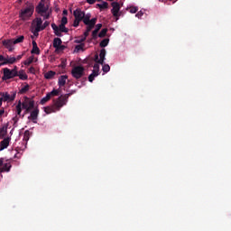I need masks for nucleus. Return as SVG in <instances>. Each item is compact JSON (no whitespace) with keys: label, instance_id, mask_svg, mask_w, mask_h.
Instances as JSON below:
<instances>
[{"label":"nucleus","instance_id":"obj_1","mask_svg":"<svg viewBox=\"0 0 231 231\" xmlns=\"http://www.w3.org/2000/svg\"><path fill=\"white\" fill-rule=\"evenodd\" d=\"M71 95H73V93L61 95L54 102V105L52 107H50V106L44 107V112L46 113V115L56 113V111H60V108L64 107V106L68 104V99L69 98V97H71Z\"/></svg>","mask_w":231,"mask_h":231},{"label":"nucleus","instance_id":"obj_2","mask_svg":"<svg viewBox=\"0 0 231 231\" xmlns=\"http://www.w3.org/2000/svg\"><path fill=\"white\" fill-rule=\"evenodd\" d=\"M51 3L50 0H41L38 4V6L35 7V12L41 17H43V20L50 19L51 15V10H50Z\"/></svg>","mask_w":231,"mask_h":231},{"label":"nucleus","instance_id":"obj_3","mask_svg":"<svg viewBox=\"0 0 231 231\" xmlns=\"http://www.w3.org/2000/svg\"><path fill=\"white\" fill-rule=\"evenodd\" d=\"M73 15L75 17L74 23H73V26L74 28H78V26L80 24V22L86 21V17H88V19L91 18V14L88 13L86 14V13L84 11H81L80 8L76 9L73 12Z\"/></svg>","mask_w":231,"mask_h":231},{"label":"nucleus","instance_id":"obj_4","mask_svg":"<svg viewBox=\"0 0 231 231\" xmlns=\"http://www.w3.org/2000/svg\"><path fill=\"white\" fill-rule=\"evenodd\" d=\"M35 7L33 5H29L25 9H22L20 13V19L22 21H28L32 15H33V12Z\"/></svg>","mask_w":231,"mask_h":231},{"label":"nucleus","instance_id":"obj_5","mask_svg":"<svg viewBox=\"0 0 231 231\" xmlns=\"http://www.w3.org/2000/svg\"><path fill=\"white\" fill-rule=\"evenodd\" d=\"M85 71H86V69H84L83 66H80V65L75 66L71 69V75L73 79H76V80H79V79H82L84 75H86Z\"/></svg>","mask_w":231,"mask_h":231},{"label":"nucleus","instance_id":"obj_6","mask_svg":"<svg viewBox=\"0 0 231 231\" xmlns=\"http://www.w3.org/2000/svg\"><path fill=\"white\" fill-rule=\"evenodd\" d=\"M1 97L0 99L2 102H14L15 100V97L17 95V92H2L0 93Z\"/></svg>","mask_w":231,"mask_h":231},{"label":"nucleus","instance_id":"obj_7","mask_svg":"<svg viewBox=\"0 0 231 231\" xmlns=\"http://www.w3.org/2000/svg\"><path fill=\"white\" fill-rule=\"evenodd\" d=\"M97 18H90L89 16H87L84 20V24L87 26L86 32H90L93 28H95V25L97 24Z\"/></svg>","mask_w":231,"mask_h":231},{"label":"nucleus","instance_id":"obj_8","mask_svg":"<svg viewBox=\"0 0 231 231\" xmlns=\"http://www.w3.org/2000/svg\"><path fill=\"white\" fill-rule=\"evenodd\" d=\"M15 77H17L15 71L8 68L4 69L3 80H10V79H14Z\"/></svg>","mask_w":231,"mask_h":231},{"label":"nucleus","instance_id":"obj_9","mask_svg":"<svg viewBox=\"0 0 231 231\" xmlns=\"http://www.w3.org/2000/svg\"><path fill=\"white\" fill-rule=\"evenodd\" d=\"M35 106V102L30 99H26L24 102L22 103L23 109L26 110V113H30L32 109Z\"/></svg>","mask_w":231,"mask_h":231},{"label":"nucleus","instance_id":"obj_10","mask_svg":"<svg viewBox=\"0 0 231 231\" xmlns=\"http://www.w3.org/2000/svg\"><path fill=\"white\" fill-rule=\"evenodd\" d=\"M112 6V14L114 15V17L118 18L120 15V4L118 2H113L111 4Z\"/></svg>","mask_w":231,"mask_h":231},{"label":"nucleus","instance_id":"obj_11","mask_svg":"<svg viewBox=\"0 0 231 231\" xmlns=\"http://www.w3.org/2000/svg\"><path fill=\"white\" fill-rule=\"evenodd\" d=\"M32 26L36 29V32H42V18L36 17L32 21Z\"/></svg>","mask_w":231,"mask_h":231},{"label":"nucleus","instance_id":"obj_12","mask_svg":"<svg viewBox=\"0 0 231 231\" xmlns=\"http://www.w3.org/2000/svg\"><path fill=\"white\" fill-rule=\"evenodd\" d=\"M10 137H5L3 141L0 143V151H5V149H8V145H10Z\"/></svg>","mask_w":231,"mask_h":231},{"label":"nucleus","instance_id":"obj_13","mask_svg":"<svg viewBox=\"0 0 231 231\" xmlns=\"http://www.w3.org/2000/svg\"><path fill=\"white\" fill-rule=\"evenodd\" d=\"M3 46L9 50V51H14V40H5L2 42Z\"/></svg>","mask_w":231,"mask_h":231},{"label":"nucleus","instance_id":"obj_14","mask_svg":"<svg viewBox=\"0 0 231 231\" xmlns=\"http://www.w3.org/2000/svg\"><path fill=\"white\" fill-rule=\"evenodd\" d=\"M15 62H17V59H15V57L6 56L5 61H4L3 63H0V66H6L8 64H15Z\"/></svg>","mask_w":231,"mask_h":231},{"label":"nucleus","instance_id":"obj_15","mask_svg":"<svg viewBox=\"0 0 231 231\" xmlns=\"http://www.w3.org/2000/svg\"><path fill=\"white\" fill-rule=\"evenodd\" d=\"M39 116V108H35L33 111L31 112V116H29V119L32 120L34 124H37V118Z\"/></svg>","mask_w":231,"mask_h":231},{"label":"nucleus","instance_id":"obj_16","mask_svg":"<svg viewBox=\"0 0 231 231\" xmlns=\"http://www.w3.org/2000/svg\"><path fill=\"white\" fill-rule=\"evenodd\" d=\"M105 60H106V49H102L99 53V60H97V63L104 65Z\"/></svg>","mask_w":231,"mask_h":231},{"label":"nucleus","instance_id":"obj_17","mask_svg":"<svg viewBox=\"0 0 231 231\" xmlns=\"http://www.w3.org/2000/svg\"><path fill=\"white\" fill-rule=\"evenodd\" d=\"M12 169V163H3L2 168H0V172H10V170Z\"/></svg>","mask_w":231,"mask_h":231},{"label":"nucleus","instance_id":"obj_18","mask_svg":"<svg viewBox=\"0 0 231 231\" xmlns=\"http://www.w3.org/2000/svg\"><path fill=\"white\" fill-rule=\"evenodd\" d=\"M31 53L39 55L41 53V50L39 49V46H37V42L32 41V50Z\"/></svg>","mask_w":231,"mask_h":231},{"label":"nucleus","instance_id":"obj_19","mask_svg":"<svg viewBox=\"0 0 231 231\" xmlns=\"http://www.w3.org/2000/svg\"><path fill=\"white\" fill-rule=\"evenodd\" d=\"M66 80H68L67 75H63L59 78L58 84H59L60 88L66 86Z\"/></svg>","mask_w":231,"mask_h":231},{"label":"nucleus","instance_id":"obj_20","mask_svg":"<svg viewBox=\"0 0 231 231\" xmlns=\"http://www.w3.org/2000/svg\"><path fill=\"white\" fill-rule=\"evenodd\" d=\"M56 75V72L53 70L48 71L47 73L44 74V77L47 80H51Z\"/></svg>","mask_w":231,"mask_h":231},{"label":"nucleus","instance_id":"obj_21","mask_svg":"<svg viewBox=\"0 0 231 231\" xmlns=\"http://www.w3.org/2000/svg\"><path fill=\"white\" fill-rule=\"evenodd\" d=\"M17 77H19L21 80H28V75L24 73V70L18 71Z\"/></svg>","mask_w":231,"mask_h":231},{"label":"nucleus","instance_id":"obj_22","mask_svg":"<svg viewBox=\"0 0 231 231\" xmlns=\"http://www.w3.org/2000/svg\"><path fill=\"white\" fill-rule=\"evenodd\" d=\"M8 133V127L7 126H2L0 128V137L5 138Z\"/></svg>","mask_w":231,"mask_h":231},{"label":"nucleus","instance_id":"obj_23","mask_svg":"<svg viewBox=\"0 0 231 231\" xmlns=\"http://www.w3.org/2000/svg\"><path fill=\"white\" fill-rule=\"evenodd\" d=\"M60 44H62V40L60 38H54L53 48L57 49Z\"/></svg>","mask_w":231,"mask_h":231},{"label":"nucleus","instance_id":"obj_24","mask_svg":"<svg viewBox=\"0 0 231 231\" xmlns=\"http://www.w3.org/2000/svg\"><path fill=\"white\" fill-rule=\"evenodd\" d=\"M109 44V38L102 40L99 43L100 48H106Z\"/></svg>","mask_w":231,"mask_h":231},{"label":"nucleus","instance_id":"obj_25","mask_svg":"<svg viewBox=\"0 0 231 231\" xmlns=\"http://www.w3.org/2000/svg\"><path fill=\"white\" fill-rule=\"evenodd\" d=\"M51 97L47 93L46 97H44L43 98L41 99L40 104H42V106H44V104H46V102H49V100H51Z\"/></svg>","mask_w":231,"mask_h":231},{"label":"nucleus","instance_id":"obj_26","mask_svg":"<svg viewBox=\"0 0 231 231\" xmlns=\"http://www.w3.org/2000/svg\"><path fill=\"white\" fill-rule=\"evenodd\" d=\"M97 6H98L100 10H106L108 8L109 4H107V2H103L102 4H97Z\"/></svg>","mask_w":231,"mask_h":231},{"label":"nucleus","instance_id":"obj_27","mask_svg":"<svg viewBox=\"0 0 231 231\" xmlns=\"http://www.w3.org/2000/svg\"><path fill=\"white\" fill-rule=\"evenodd\" d=\"M28 91H30V85H28V84H26L24 87H23L20 89L21 95H24V93H28Z\"/></svg>","mask_w":231,"mask_h":231},{"label":"nucleus","instance_id":"obj_28","mask_svg":"<svg viewBox=\"0 0 231 231\" xmlns=\"http://www.w3.org/2000/svg\"><path fill=\"white\" fill-rule=\"evenodd\" d=\"M22 103L21 101L18 102V104L16 105V114L21 116V113H23V108L21 107Z\"/></svg>","mask_w":231,"mask_h":231},{"label":"nucleus","instance_id":"obj_29","mask_svg":"<svg viewBox=\"0 0 231 231\" xmlns=\"http://www.w3.org/2000/svg\"><path fill=\"white\" fill-rule=\"evenodd\" d=\"M97 39H98V31L97 29H95L92 32V38L90 39V42L91 41H97Z\"/></svg>","mask_w":231,"mask_h":231},{"label":"nucleus","instance_id":"obj_30","mask_svg":"<svg viewBox=\"0 0 231 231\" xmlns=\"http://www.w3.org/2000/svg\"><path fill=\"white\" fill-rule=\"evenodd\" d=\"M107 35V28L102 29L101 32L98 33V37L100 39H104Z\"/></svg>","mask_w":231,"mask_h":231},{"label":"nucleus","instance_id":"obj_31","mask_svg":"<svg viewBox=\"0 0 231 231\" xmlns=\"http://www.w3.org/2000/svg\"><path fill=\"white\" fill-rule=\"evenodd\" d=\"M24 41V37L23 35L19 36L15 40H13L14 44H19L20 42H23Z\"/></svg>","mask_w":231,"mask_h":231},{"label":"nucleus","instance_id":"obj_32","mask_svg":"<svg viewBox=\"0 0 231 231\" xmlns=\"http://www.w3.org/2000/svg\"><path fill=\"white\" fill-rule=\"evenodd\" d=\"M59 30H60L62 33H68V32H69V29L66 28V25H63V24H60Z\"/></svg>","mask_w":231,"mask_h":231},{"label":"nucleus","instance_id":"obj_33","mask_svg":"<svg viewBox=\"0 0 231 231\" xmlns=\"http://www.w3.org/2000/svg\"><path fill=\"white\" fill-rule=\"evenodd\" d=\"M84 46H85L84 43H80L79 45H76L75 51H84Z\"/></svg>","mask_w":231,"mask_h":231},{"label":"nucleus","instance_id":"obj_34","mask_svg":"<svg viewBox=\"0 0 231 231\" xmlns=\"http://www.w3.org/2000/svg\"><path fill=\"white\" fill-rule=\"evenodd\" d=\"M50 95V97L51 98L52 97H59V90L58 89H53L52 91L48 93Z\"/></svg>","mask_w":231,"mask_h":231},{"label":"nucleus","instance_id":"obj_35","mask_svg":"<svg viewBox=\"0 0 231 231\" xmlns=\"http://www.w3.org/2000/svg\"><path fill=\"white\" fill-rule=\"evenodd\" d=\"M102 69H103L104 73H109L111 67L109 66V64H105V65H103Z\"/></svg>","mask_w":231,"mask_h":231},{"label":"nucleus","instance_id":"obj_36","mask_svg":"<svg viewBox=\"0 0 231 231\" xmlns=\"http://www.w3.org/2000/svg\"><path fill=\"white\" fill-rule=\"evenodd\" d=\"M32 62H33V59L29 58L25 61H23V64H24V66H30V64H32Z\"/></svg>","mask_w":231,"mask_h":231},{"label":"nucleus","instance_id":"obj_37","mask_svg":"<svg viewBox=\"0 0 231 231\" xmlns=\"http://www.w3.org/2000/svg\"><path fill=\"white\" fill-rule=\"evenodd\" d=\"M23 138L26 142H28V140H30V132L28 130H26L24 132V134H23Z\"/></svg>","mask_w":231,"mask_h":231},{"label":"nucleus","instance_id":"obj_38","mask_svg":"<svg viewBox=\"0 0 231 231\" xmlns=\"http://www.w3.org/2000/svg\"><path fill=\"white\" fill-rule=\"evenodd\" d=\"M48 26H50V22L49 21H45L43 24H42V30H46V28H48Z\"/></svg>","mask_w":231,"mask_h":231},{"label":"nucleus","instance_id":"obj_39","mask_svg":"<svg viewBox=\"0 0 231 231\" xmlns=\"http://www.w3.org/2000/svg\"><path fill=\"white\" fill-rule=\"evenodd\" d=\"M60 24H63V25L68 24V17L63 16V17L61 18V23H60Z\"/></svg>","mask_w":231,"mask_h":231},{"label":"nucleus","instance_id":"obj_40","mask_svg":"<svg viewBox=\"0 0 231 231\" xmlns=\"http://www.w3.org/2000/svg\"><path fill=\"white\" fill-rule=\"evenodd\" d=\"M94 71H100V65L97 63H95L93 66Z\"/></svg>","mask_w":231,"mask_h":231},{"label":"nucleus","instance_id":"obj_41","mask_svg":"<svg viewBox=\"0 0 231 231\" xmlns=\"http://www.w3.org/2000/svg\"><path fill=\"white\" fill-rule=\"evenodd\" d=\"M138 12V7H131L130 8V14H136Z\"/></svg>","mask_w":231,"mask_h":231},{"label":"nucleus","instance_id":"obj_42","mask_svg":"<svg viewBox=\"0 0 231 231\" xmlns=\"http://www.w3.org/2000/svg\"><path fill=\"white\" fill-rule=\"evenodd\" d=\"M54 33L57 35V37H62V32H60V29L54 31Z\"/></svg>","mask_w":231,"mask_h":231},{"label":"nucleus","instance_id":"obj_43","mask_svg":"<svg viewBox=\"0 0 231 231\" xmlns=\"http://www.w3.org/2000/svg\"><path fill=\"white\" fill-rule=\"evenodd\" d=\"M95 77H96L95 74H92V73H91V74L88 76V81H89V82H93V80H95Z\"/></svg>","mask_w":231,"mask_h":231},{"label":"nucleus","instance_id":"obj_44","mask_svg":"<svg viewBox=\"0 0 231 231\" xmlns=\"http://www.w3.org/2000/svg\"><path fill=\"white\" fill-rule=\"evenodd\" d=\"M143 16V12L140 11L135 14V17H138V19L142 18Z\"/></svg>","mask_w":231,"mask_h":231},{"label":"nucleus","instance_id":"obj_45","mask_svg":"<svg viewBox=\"0 0 231 231\" xmlns=\"http://www.w3.org/2000/svg\"><path fill=\"white\" fill-rule=\"evenodd\" d=\"M51 28L54 32H57L59 30V26H57V24L55 23H51Z\"/></svg>","mask_w":231,"mask_h":231},{"label":"nucleus","instance_id":"obj_46","mask_svg":"<svg viewBox=\"0 0 231 231\" xmlns=\"http://www.w3.org/2000/svg\"><path fill=\"white\" fill-rule=\"evenodd\" d=\"M84 41H86V38H81L79 40H77L76 42H77V44H82V42H84Z\"/></svg>","mask_w":231,"mask_h":231},{"label":"nucleus","instance_id":"obj_47","mask_svg":"<svg viewBox=\"0 0 231 231\" xmlns=\"http://www.w3.org/2000/svg\"><path fill=\"white\" fill-rule=\"evenodd\" d=\"M66 49V46L60 44L56 50H60V51H64Z\"/></svg>","mask_w":231,"mask_h":231},{"label":"nucleus","instance_id":"obj_48","mask_svg":"<svg viewBox=\"0 0 231 231\" xmlns=\"http://www.w3.org/2000/svg\"><path fill=\"white\" fill-rule=\"evenodd\" d=\"M96 1L98 0H86V3H88V5H95Z\"/></svg>","mask_w":231,"mask_h":231},{"label":"nucleus","instance_id":"obj_49","mask_svg":"<svg viewBox=\"0 0 231 231\" xmlns=\"http://www.w3.org/2000/svg\"><path fill=\"white\" fill-rule=\"evenodd\" d=\"M101 29H102V23H97L96 25V30H97V32H100Z\"/></svg>","mask_w":231,"mask_h":231},{"label":"nucleus","instance_id":"obj_50","mask_svg":"<svg viewBox=\"0 0 231 231\" xmlns=\"http://www.w3.org/2000/svg\"><path fill=\"white\" fill-rule=\"evenodd\" d=\"M3 62H5V57L0 54V64H3Z\"/></svg>","mask_w":231,"mask_h":231},{"label":"nucleus","instance_id":"obj_51","mask_svg":"<svg viewBox=\"0 0 231 231\" xmlns=\"http://www.w3.org/2000/svg\"><path fill=\"white\" fill-rule=\"evenodd\" d=\"M29 73H32V75H35V68L34 67H31L29 69Z\"/></svg>","mask_w":231,"mask_h":231},{"label":"nucleus","instance_id":"obj_52","mask_svg":"<svg viewBox=\"0 0 231 231\" xmlns=\"http://www.w3.org/2000/svg\"><path fill=\"white\" fill-rule=\"evenodd\" d=\"M89 35V32H88V31H86L85 32H84V39H88V36Z\"/></svg>","mask_w":231,"mask_h":231},{"label":"nucleus","instance_id":"obj_53","mask_svg":"<svg viewBox=\"0 0 231 231\" xmlns=\"http://www.w3.org/2000/svg\"><path fill=\"white\" fill-rule=\"evenodd\" d=\"M16 73V75H19V71H17V66H14L13 69H11Z\"/></svg>","mask_w":231,"mask_h":231},{"label":"nucleus","instance_id":"obj_54","mask_svg":"<svg viewBox=\"0 0 231 231\" xmlns=\"http://www.w3.org/2000/svg\"><path fill=\"white\" fill-rule=\"evenodd\" d=\"M98 71L99 70H93L92 75H95V77H98Z\"/></svg>","mask_w":231,"mask_h":231},{"label":"nucleus","instance_id":"obj_55","mask_svg":"<svg viewBox=\"0 0 231 231\" xmlns=\"http://www.w3.org/2000/svg\"><path fill=\"white\" fill-rule=\"evenodd\" d=\"M33 35H35V37L39 36V32H37V29H35V28L33 31Z\"/></svg>","mask_w":231,"mask_h":231},{"label":"nucleus","instance_id":"obj_56","mask_svg":"<svg viewBox=\"0 0 231 231\" xmlns=\"http://www.w3.org/2000/svg\"><path fill=\"white\" fill-rule=\"evenodd\" d=\"M15 59H16V62H17V60H21L23 59V54L18 55Z\"/></svg>","mask_w":231,"mask_h":231},{"label":"nucleus","instance_id":"obj_57","mask_svg":"<svg viewBox=\"0 0 231 231\" xmlns=\"http://www.w3.org/2000/svg\"><path fill=\"white\" fill-rule=\"evenodd\" d=\"M5 115V109H0V116Z\"/></svg>","mask_w":231,"mask_h":231},{"label":"nucleus","instance_id":"obj_58","mask_svg":"<svg viewBox=\"0 0 231 231\" xmlns=\"http://www.w3.org/2000/svg\"><path fill=\"white\" fill-rule=\"evenodd\" d=\"M63 14H64V15H68V11H67V10H64V11H63Z\"/></svg>","mask_w":231,"mask_h":231},{"label":"nucleus","instance_id":"obj_59","mask_svg":"<svg viewBox=\"0 0 231 231\" xmlns=\"http://www.w3.org/2000/svg\"><path fill=\"white\" fill-rule=\"evenodd\" d=\"M3 106V99L0 98V107Z\"/></svg>","mask_w":231,"mask_h":231},{"label":"nucleus","instance_id":"obj_60","mask_svg":"<svg viewBox=\"0 0 231 231\" xmlns=\"http://www.w3.org/2000/svg\"><path fill=\"white\" fill-rule=\"evenodd\" d=\"M13 120H14V122H17V116L14 117Z\"/></svg>","mask_w":231,"mask_h":231},{"label":"nucleus","instance_id":"obj_61","mask_svg":"<svg viewBox=\"0 0 231 231\" xmlns=\"http://www.w3.org/2000/svg\"><path fill=\"white\" fill-rule=\"evenodd\" d=\"M18 3H23V0H18Z\"/></svg>","mask_w":231,"mask_h":231},{"label":"nucleus","instance_id":"obj_62","mask_svg":"<svg viewBox=\"0 0 231 231\" xmlns=\"http://www.w3.org/2000/svg\"><path fill=\"white\" fill-rule=\"evenodd\" d=\"M97 60H98V56H96Z\"/></svg>","mask_w":231,"mask_h":231},{"label":"nucleus","instance_id":"obj_63","mask_svg":"<svg viewBox=\"0 0 231 231\" xmlns=\"http://www.w3.org/2000/svg\"><path fill=\"white\" fill-rule=\"evenodd\" d=\"M100 1H102V0H97V3H100Z\"/></svg>","mask_w":231,"mask_h":231},{"label":"nucleus","instance_id":"obj_64","mask_svg":"<svg viewBox=\"0 0 231 231\" xmlns=\"http://www.w3.org/2000/svg\"><path fill=\"white\" fill-rule=\"evenodd\" d=\"M108 1H113V0H108Z\"/></svg>","mask_w":231,"mask_h":231}]
</instances>
